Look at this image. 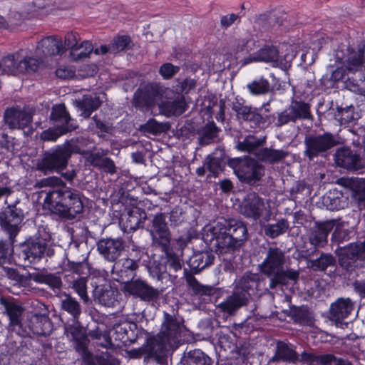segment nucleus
Segmentation results:
<instances>
[{
  "mask_svg": "<svg viewBox=\"0 0 365 365\" xmlns=\"http://www.w3.org/2000/svg\"><path fill=\"white\" fill-rule=\"evenodd\" d=\"M353 189L359 204L365 202V179L360 178L353 182Z\"/></svg>",
  "mask_w": 365,
  "mask_h": 365,
  "instance_id": "nucleus-59",
  "label": "nucleus"
},
{
  "mask_svg": "<svg viewBox=\"0 0 365 365\" xmlns=\"http://www.w3.org/2000/svg\"><path fill=\"white\" fill-rule=\"evenodd\" d=\"M248 302L247 294H242L239 291L233 289L232 293L220 303L218 307L223 312L232 315L239 309L247 305Z\"/></svg>",
  "mask_w": 365,
  "mask_h": 365,
  "instance_id": "nucleus-25",
  "label": "nucleus"
},
{
  "mask_svg": "<svg viewBox=\"0 0 365 365\" xmlns=\"http://www.w3.org/2000/svg\"><path fill=\"white\" fill-rule=\"evenodd\" d=\"M265 207L264 200L255 192H250L245 197L240 207L242 215L247 218L258 219Z\"/></svg>",
  "mask_w": 365,
  "mask_h": 365,
  "instance_id": "nucleus-22",
  "label": "nucleus"
},
{
  "mask_svg": "<svg viewBox=\"0 0 365 365\" xmlns=\"http://www.w3.org/2000/svg\"><path fill=\"white\" fill-rule=\"evenodd\" d=\"M334 223L329 221L317 223L315 226L311 229L309 235V241L310 244L314 246V249L311 252L308 251L305 252L303 256L313 255L317 251L316 247H324L327 242L328 235L334 228Z\"/></svg>",
  "mask_w": 365,
  "mask_h": 365,
  "instance_id": "nucleus-17",
  "label": "nucleus"
},
{
  "mask_svg": "<svg viewBox=\"0 0 365 365\" xmlns=\"http://www.w3.org/2000/svg\"><path fill=\"white\" fill-rule=\"evenodd\" d=\"M311 118L310 108L307 103L302 101L292 102L286 109L274 116V122L277 127H282L289 123H295L298 120Z\"/></svg>",
  "mask_w": 365,
  "mask_h": 365,
  "instance_id": "nucleus-9",
  "label": "nucleus"
},
{
  "mask_svg": "<svg viewBox=\"0 0 365 365\" xmlns=\"http://www.w3.org/2000/svg\"><path fill=\"white\" fill-rule=\"evenodd\" d=\"M93 51L92 43L87 40L83 41L70 51V57L74 61H81L88 58Z\"/></svg>",
  "mask_w": 365,
  "mask_h": 365,
  "instance_id": "nucleus-42",
  "label": "nucleus"
},
{
  "mask_svg": "<svg viewBox=\"0 0 365 365\" xmlns=\"http://www.w3.org/2000/svg\"><path fill=\"white\" fill-rule=\"evenodd\" d=\"M76 128V125H57L43 131L41 133V139L43 141L55 142L60 136L73 130Z\"/></svg>",
  "mask_w": 365,
  "mask_h": 365,
  "instance_id": "nucleus-41",
  "label": "nucleus"
},
{
  "mask_svg": "<svg viewBox=\"0 0 365 365\" xmlns=\"http://www.w3.org/2000/svg\"><path fill=\"white\" fill-rule=\"evenodd\" d=\"M31 278L35 282L48 285L53 290H60L62 287L61 277L55 274L38 272L31 275Z\"/></svg>",
  "mask_w": 365,
  "mask_h": 365,
  "instance_id": "nucleus-34",
  "label": "nucleus"
},
{
  "mask_svg": "<svg viewBox=\"0 0 365 365\" xmlns=\"http://www.w3.org/2000/svg\"><path fill=\"white\" fill-rule=\"evenodd\" d=\"M184 330L182 321L175 315L164 312L160 331L148 339V352L158 360L165 356L168 351L179 346Z\"/></svg>",
  "mask_w": 365,
  "mask_h": 365,
  "instance_id": "nucleus-2",
  "label": "nucleus"
},
{
  "mask_svg": "<svg viewBox=\"0 0 365 365\" xmlns=\"http://www.w3.org/2000/svg\"><path fill=\"white\" fill-rule=\"evenodd\" d=\"M138 260L139 258L132 259L130 257H124L116 260L112 267L113 274H115L121 279L133 277L138 268Z\"/></svg>",
  "mask_w": 365,
  "mask_h": 365,
  "instance_id": "nucleus-28",
  "label": "nucleus"
},
{
  "mask_svg": "<svg viewBox=\"0 0 365 365\" xmlns=\"http://www.w3.org/2000/svg\"><path fill=\"white\" fill-rule=\"evenodd\" d=\"M335 162L338 166L347 170H356L361 168V160L359 155L346 148L337 150Z\"/></svg>",
  "mask_w": 365,
  "mask_h": 365,
  "instance_id": "nucleus-26",
  "label": "nucleus"
},
{
  "mask_svg": "<svg viewBox=\"0 0 365 365\" xmlns=\"http://www.w3.org/2000/svg\"><path fill=\"white\" fill-rule=\"evenodd\" d=\"M279 272L284 284L287 279L296 281L299 277V272L293 269H284L282 267Z\"/></svg>",
  "mask_w": 365,
  "mask_h": 365,
  "instance_id": "nucleus-63",
  "label": "nucleus"
},
{
  "mask_svg": "<svg viewBox=\"0 0 365 365\" xmlns=\"http://www.w3.org/2000/svg\"><path fill=\"white\" fill-rule=\"evenodd\" d=\"M23 217L22 210L16 206H8L0 213L1 227L9 234L10 240L12 242L19 232V225Z\"/></svg>",
  "mask_w": 365,
  "mask_h": 365,
  "instance_id": "nucleus-13",
  "label": "nucleus"
},
{
  "mask_svg": "<svg viewBox=\"0 0 365 365\" xmlns=\"http://www.w3.org/2000/svg\"><path fill=\"white\" fill-rule=\"evenodd\" d=\"M187 365H212V360L200 349H195L187 353L185 357Z\"/></svg>",
  "mask_w": 365,
  "mask_h": 365,
  "instance_id": "nucleus-43",
  "label": "nucleus"
},
{
  "mask_svg": "<svg viewBox=\"0 0 365 365\" xmlns=\"http://www.w3.org/2000/svg\"><path fill=\"white\" fill-rule=\"evenodd\" d=\"M220 128L214 122L207 123L200 131V141L201 145H208L217 137Z\"/></svg>",
  "mask_w": 365,
  "mask_h": 365,
  "instance_id": "nucleus-50",
  "label": "nucleus"
},
{
  "mask_svg": "<svg viewBox=\"0 0 365 365\" xmlns=\"http://www.w3.org/2000/svg\"><path fill=\"white\" fill-rule=\"evenodd\" d=\"M96 360L98 365H119L118 359L107 351L96 355Z\"/></svg>",
  "mask_w": 365,
  "mask_h": 365,
  "instance_id": "nucleus-61",
  "label": "nucleus"
},
{
  "mask_svg": "<svg viewBox=\"0 0 365 365\" xmlns=\"http://www.w3.org/2000/svg\"><path fill=\"white\" fill-rule=\"evenodd\" d=\"M1 63V74L16 76L19 73H33L37 71L40 61L32 57H25L16 61L15 55L4 58Z\"/></svg>",
  "mask_w": 365,
  "mask_h": 365,
  "instance_id": "nucleus-8",
  "label": "nucleus"
},
{
  "mask_svg": "<svg viewBox=\"0 0 365 365\" xmlns=\"http://www.w3.org/2000/svg\"><path fill=\"white\" fill-rule=\"evenodd\" d=\"M79 148L73 142H67L46 152L43 158L37 163V170L47 172L64 169L73 153H78Z\"/></svg>",
  "mask_w": 365,
  "mask_h": 365,
  "instance_id": "nucleus-3",
  "label": "nucleus"
},
{
  "mask_svg": "<svg viewBox=\"0 0 365 365\" xmlns=\"http://www.w3.org/2000/svg\"><path fill=\"white\" fill-rule=\"evenodd\" d=\"M123 291L145 301H150L159 296V292L157 289L139 279L125 282Z\"/></svg>",
  "mask_w": 365,
  "mask_h": 365,
  "instance_id": "nucleus-15",
  "label": "nucleus"
},
{
  "mask_svg": "<svg viewBox=\"0 0 365 365\" xmlns=\"http://www.w3.org/2000/svg\"><path fill=\"white\" fill-rule=\"evenodd\" d=\"M247 88L252 95H264L269 91L270 84L267 79L259 78L248 83Z\"/></svg>",
  "mask_w": 365,
  "mask_h": 365,
  "instance_id": "nucleus-49",
  "label": "nucleus"
},
{
  "mask_svg": "<svg viewBox=\"0 0 365 365\" xmlns=\"http://www.w3.org/2000/svg\"><path fill=\"white\" fill-rule=\"evenodd\" d=\"M98 250L108 262H115L124 250V242L120 238H106L98 241Z\"/></svg>",
  "mask_w": 365,
  "mask_h": 365,
  "instance_id": "nucleus-20",
  "label": "nucleus"
},
{
  "mask_svg": "<svg viewBox=\"0 0 365 365\" xmlns=\"http://www.w3.org/2000/svg\"><path fill=\"white\" fill-rule=\"evenodd\" d=\"M165 220L166 217L164 213L155 215L152 220V226L150 230L153 240L160 245L164 249L169 246L171 239Z\"/></svg>",
  "mask_w": 365,
  "mask_h": 365,
  "instance_id": "nucleus-14",
  "label": "nucleus"
},
{
  "mask_svg": "<svg viewBox=\"0 0 365 365\" xmlns=\"http://www.w3.org/2000/svg\"><path fill=\"white\" fill-rule=\"evenodd\" d=\"M12 253V242H0V266L10 262Z\"/></svg>",
  "mask_w": 365,
  "mask_h": 365,
  "instance_id": "nucleus-56",
  "label": "nucleus"
},
{
  "mask_svg": "<svg viewBox=\"0 0 365 365\" xmlns=\"http://www.w3.org/2000/svg\"><path fill=\"white\" fill-rule=\"evenodd\" d=\"M169 93H172L173 97H168L167 101L159 105L160 112L167 117L182 114L187 108L184 96L180 93H173L168 89L166 90V96H169Z\"/></svg>",
  "mask_w": 365,
  "mask_h": 365,
  "instance_id": "nucleus-19",
  "label": "nucleus"
},
{
  "mask_svg": "<svg viewBox=\"0 0 365 365\" xmlns=\"http://www.w3.org/2000/svg\"><path fill=\"white\" fill-rule=\"evenodd\" d=\"M292 316L294 320L299 323L303 324L308 322V312L305 308H296L292 311Z\"/></svg>",
  "mask_w": 365,
  "mask_h": 365,
  "instance_id": "nucleus-62",
  "label": "nucleus"
},
{
  "mask_svg": "<svg viewBox=\"0 0 365 365\" xmlns=\"http://www.w3.org/2000/svg\"><path fill=\"white\" fill-rule=\"evenodd\" d=\"M186 281L187 284L192 288L196 294L201 296H211L215 292V288L213 287L200 284L196 278L191 274L187 276Z\"/></svg>",
  "mask_w": 365,
  "mask_h": 365,
  "instance_id": "nucleus-48",
  "label": "nucleus"
},
{
  "mask_svg": "<svg viewBox=\"0 0 365 365\" xmlns=\"http://www.w3.org/2000/svg\"><path fill=\"white\" fill-rule=\"evenodd\" d=\"M81 42V37L78 33L73 31L67 33L64 36V42L63 43L64 52L66 50L72 51L73 48H76Z\"/></svg>",
  "mask_w": 365,
  "mask_h": 365,
  "instance_id": "nucleus-54",
  "label": "nucleus"
},
{
  "mask_svg": "<svg viewBox=\"0 0 365 365\" xmlns=\"http://www.w3.org/2000/svg\"><path fill=\"white\" fill-rule=\"evenodd\" d=\"M343 66L348 73L355 75L365 72V57L364 50L347 49V53L344 56Z\"/></svg>",
  "mask_w": 365,
  "mask_h": 365,
  "instance_id": "nucleus-23",
  "label": "nucleus"
},
{
  "mask_svg": "<svg viewBox=\"0 0 365 365\" xmlns=\"http://www.w3.org/2000/svg\"><path fill=\"white\" fill-rule=\"evenodd\" d=\"M289 222L285 219H280L276 223L268 224L264 227V231L270 238H276L284 233L289 228Z\"/></svg>",
  "mask_w": 365,
  "mask_h": 365,
  "instance_id": "nucleus-44",
  "label": "nucleus"
},
{
  "mask_svg": "<svg viewBox=\"0 0 365 365\" xmlns=\"http://www.w3.org/2000/svg\"><path fill=\"white\" fill-rule=\"evenodd\" d=\"M163 92V89L156 83L142 85L134 93L133 103L135 108L146 110L155 103Z\"/></svg>",
  "mask_w": 365,
  "mask_h": 365,
  "instance_id": "nucleus-11",
  "label": "nucleus"
},
{
  "mask_svg": "<svg viewBox=\"0 0 365 365\" xmlns=\"http://www.w3.org/2000/svg\"><path fill=\"white\" fill-rule=\"evenodd\" d=\"M355 309V302L350 298H339L330 306V319L337 324L351 316Z\"/></svg>",
  "mask_w": 365,
  "mask_h": 365,
  "instance_id": "nucleus-21",
  "label": "nucleus"
},
{
  "mask_svg": "<svg viewBox=\"0 0 365 365\" xmlns=\"http://www.w3.org/2000/svg\"><path fill=\"white\" fill-rule=\"evenodd\" d=\"M336 264L334 257L331 254L322 253L319 258L307 259V266L315 272L325 271L327 267H333Z\"/></svg>",
  "mask_w": 365,
  "mask_h": 365,
  "instance_id": "nucleus-36",
  "label": "nucleus"
},
{
  "mask_svg": "<svg viewBox=\"0 0 365 365\" xmlns=\"http://www.w3.org/2000/svg\"><path fill=\"white\" fill-rule=\"evenodd\" d=\"M114 292L111 289L105 288L100 285L96 286L93 289V297L95 299L105 306H110L114 300Z\"/></svg>",
  "mask_w": 365,
  "mask_h": 365,
  "instance_id": "nucleus-47",
  "label": "nucleus"
},
{
  "mask_svg": "<svg viewBox=\"0 0 365 365\" xmlns=\"http://www.w3.org/2000/svg\"><path fill=\"white\" fill-rule=\"evenodd\" d=\"M228 226L229 222L222 220L209 230L210 241L216 247V251L220 253L231 252L238 247L237 242L227 231Z\"/></svg>",
  "mask_w": 365,
  "mask_h": 365,
  "instance_id": "nucleus-6",
  "label": "nucleus"
},
{
  "mask_svg": "<svg viewBox=\"0 0 365 365\" xmlns=\"http://www.w3.org/2000/svg\"><path fill=\"white\" fill-rule=\"evenodd\" d=\"M146 219V213L139 207H133L130 210L124 218H122L125 230L128 232H134L142 227Z\"/></svg>",
  "mask_w": 365,
  "mask_h": 365,
  "instance_id": "nucleus-30",
  "label": "nucleus"
},
{
  "mask_svg": "<svg viewBox=\"0 0 365 365\" xmlns=\"http://www.w3.org/2000/svg\"><path fill=\"white\" fill-rule=\"evenodd\" d=\"M229 165L239 180L247 183H254L264 175V167L250 158L232 159Z\"/></svg>",
  "mask_w": 365,
  "mask_h": 365,
  "instance_id": "nucleus-4",
  "label": "nucleus"
},
{
  "mask_svg": "<svg viewBox=\"0 0 365 365\" xmlns=\"http://www.w3.org/2000/svg\"><path fill=\"white\" fill-rule=\"evenodd\" d=\"M71 287L80 297L84 303L89 301L87 293V278L83 277H78L71 283Z\"/></svg>",
  "mask_w": 365,
  "mask_h": 365,
  "instance_id": "nucleus-51",
  "label": "nucleus"
},
{
  "mask_svg": "<svg viewBox=\"0 0 365 365\" xmlns=\"http://www.w3.org/2000/svg\"><path fill=\"white\" fill-rule=\"evenodd\" d=\"M343 255L350 259H365V240L360 243H351L344 247Z\"/></svg>",
  "mask_w": 365,
  "mask_h": 365,
  "instance_id": "nucleus-45",
  "label": "nucleus"
},
{
  "mask_svg": "<svg viewBox=\"0 0 365 365\" xmlns=\"http://www.w3.org/2000/svg\"><path fill=\"white\" fill-rule=\"evenodd\" d=\"M65 299L61 300V308L69 313L74 319H77L81 314V307L79 302L70 294L64 293Z\"/></svg>",
  "mask_w": 365,
  "mask_h": 365,
  "instance_id": "nucleus-46",
  "label": "nucleus"
},
{
  "mask_svg": "<svg viewBox=\"0 0 365 365\" xmlns=\"http://www.w3.org/2000/svg\"><path fill=\"white\" fill-rule=\"evenodd\" d=\"M229 222L227 231L240 247L247 239V229L241 221H227Z\"/></svg>",
  "mask_w": 365,
  "mask_h": 365,
  "instance_id": "nucleus-37",
  "label": "nucleus"
},
{
  "mask_svg": "<svg viewBox=\"0 0 365 365\" xmlns=\"http://www.w3.org/2000/svg\"><path fill=\"white\" fill-rule=\"evenodd\" d=\"M46 247L47 243L44 239H31L24 245L21 255L29 262H36L43 257Z\"/></svg>",
  "mask_w": 365,
  "mask_h": 365,
  "instance_id": "nucleus-24",
  "label": "nucleus"
},
{
  "mask_svg": "<svg viewBox=\"0 0 365 365\" xmlns=\"http://www.w3.org/2000/svg\"><path fill=\"white\" fill-rule=\"evenodd\" d=\"M36 188L51 187L47 192L44 202L50 210L60 217L71 220L82 212L83 204L78 191L65 186L58 177L51 176L38 180Z\"/></svg>",
  "mask_w": 365,
  "mask_h": 365,
  "instance_id": "nucleus-1",
  "label": "nucleus"
},
{
  "mask_svg": "<svg viewBox=\"0 0 365 365\" xmlns=\"http://www.w3.org/2000/svg\"><path fill=\"white\" fill-rule=\"evenodd\" d=\"M77 351L81 354L83 365H96V356L91 353L83 343H79L78 345Z\"/></svg>",
  "mask_w": 365,
  "mask_h": 365,
  "instance_id": "nucleus-57",
  "label": "nucleus"
},
{
  "mask_svg": "<svg viewBox=\"0 0 365 365\" xmlns=\"http://www.w3.org/2000/svg\"><path fill=\"white\" fill-rule=\"evenodd\" d=\"M182 263L183 261L179 255L173 252H167L166 264L170 269H173L175 272L180 270Z\"/></svg>",
  "mask_w": 365,
  "mask_h": 365,
  "instance_id": "nucleus-58",
  "label": "nucleus"
},
{
  "mask_svg": "<svg viewBox=\"0 0 365 365\" xmlns=\"http://www.w3.org/2000/svg\"><path fill=\"white\" fill-rule=\"evenodd\" d=\"M292 60L293 56L291 54L280 56L275 47H265L250 54L245 61L246 63L252 62L270 63L274 67L287 70L291 66Z\"/></svg>",
  "mask_w": 365,
  "mask_h": 365,
  "instance_id": "nucleus-5",
  "label": "nucleus"
},
{
  "mask_svg": "<svg viewBox=\"0 0 365 365\" xmlns=\"http://www.w3.org/2000/svg\"><path fill=\"white\" fill-rule=\"evenodd\" d=\"M288 155L289 153L284 150H274L267 148H260L256 153V156L260 160L269 163H278L284 159Z\"/></svg>",
  "mask_w": 365,
  "mask_h": 365,
  "instance_id": "nucleus-35",
  "label": "nucleus"
},
{
  "mask_svg": "<svg viewBox=\"0 0 365 365\" xmlns=\"http://www.w3.org/2000/svg\"><path fill=\"white\" fill-rule=\"evenodd\" d=\"M180 71V67L175 66L170 63H163L159 68L160 74L165 79L171 78Z\"/></svg>",
  "mask_w": 365,
  "mask_h": 365,
  "instance_id": "nucleus-60",
  "label": "nucleus"
},
{
  "mask_svg": "<svg viewBox=\"0 0 365 365\" xmlns=\"http://www.w3.org/2000/svg\"><path fill=\"white\" fill-rule=\"evenodd\" d=\"M264 139L257 138L252 135H249L245 137L243 140L237 143L236 148L242 152H247L256 155V153L259 150V148L264 143Z\"/></svg>",
  "mask_w": 365,
  "mask_h": 365,
  "instance_id": "nucleus-38",
  "label": "nucleus"
},
{
  "mask_svg": "<svg viewBox=\"0 0 365 365\" xmlns=\"http://www.w3.org/2000/svg\"><path fill=\"white\" fill-rule=\"evenodd\" d=\"M215 257L210 252H199L190 259V265L192 269L200 272L213 263Z\"/></svg>",
  "mask_w": 365,
  "mask_h": 365,
  "instance_id": "nucleus-39",
  "label": "nucleus"
},
{
  "mask_svg": "<svg viewBox=\"0 0 365 365\" xmlns=\"http://www.w3.org/2000/svg\"><path fill=\"white\" fill-rule=\"evenodd\" d=\"M0 304L4 307V312L7 314L12 326H19L24 308L14 299L6 297L0 299Z\"/></svg>",
  "mask_w": 365,
  "mask_h": 365,
  "instance_id": "nucleus-29",
  "label": "nucleus"
},
{
  "mask_svg": "<svg viewBox=\"0 0 365 365\" xmlns=\"http://www.w3.org/2000/svg\"><path fill=\"white\" fill-rule=\"evenodd\" d=\"M63 53L64 47H63L62 38L57 36L43 38L38 41L35 51L38 60L49 56L62 55ZM39 61L41 62V61Z\"/></svg>",
  "mask_w": 365,
  "mask_h": 365,
  "instance_id": "nucleus-18",
  "label": "nucleus"
},
{
  "mask_svg": "<svg viewBox=\"0 0 365 365\" xmlns=\"http://www.w3.org/2000/svg\"><path fill=\"white\" fill-rule=\"evenodd\" d=\"M131 41L128 36H119L113 38L110 43V53H116L127 48Z\"/></svg>",
  "mask_w": 365,
  "mask_h": 365,
  "instance_id": "nucleus-52",
  "label": "nucleus"
},
{
  "mask_svg": "<svg viewBox=\"0 0 365 365\" xmlns=\"http://www.w3.org/2000/svg\"><path fill=\"white\" fill-rule=\"evenodd\" d=\"M102 99L96 95H86L83 99L77 102L78 107L81 110V115L88 118L91 113L96 110L101 104Z\"/></svg>",
  "mask_w": 365,
  "mask_h": 365,
  "instance_id": "nucleus-33",
  "label": "nucleus"
},
{
  "mask_svg": "<svg viewBox=\"0 0 365 365\" xmlns=\"http://www.w3.org/2000/svg\"><path fill=\"white\" fill-rule=\"evenodd\" d=\"M196 86V81L192 78H186L180 83V91L185 93H188Z\"/></svg>",
  "mask_w": 365,
  "mask_h": 365,
  "instance_id": "nucleus-64",
  "label": "nucleus"
},
{
  "mask_svg": "<svg viewBox=\"0 0 365 365\" xmlns=\"http://www.w3.org/2000/svg\"><path fill=\"white\" fill-rule=\"evenodd\" d=\"M232 108L236 113L237 118L248 122L252 128L266 127L274 120L273 115L262 116L256 108L242 105L238 102L233 103Z\"/></svg>",
  "mask_w": 365,
  "mask_h": 365,
  "instance_id": "nucleus-10",
  "label": "nucleus"
},
{
  "mask_svg": "<svg viewBox=\"0 0 365 365\" xmlns=\"http://www.w3.org/2000/svg\"><path fill=\"white\" fill-rule=\"evenodd\" d=\"M299 360V356L292 344L283 341H277L274 354L269 359V363L284 361L294 364Z\"/></svg>",
  "mask_w": 365,
  "mask_h": 365,
  "instance_id": "nucleus-27",
  "label": "nucleus"
},
{
  "mask_svg": "<svg viewBox=\"0 0 365 365\" xmlns=\"http://www.w3.org/2000/svg\"><path fill=\"white\" fill-rule=\"evenodd\" d=\"M339 143L336 138L329 133L306 137L304 153L310 160L320 154L327 151Z\"/></svg>",
  "mask_w": 365,
  "mask_h": 365,
  "instance_id": "nucleus-7",
  "label": "nucleus"
},
{
  "mask_svg": "<svg viewBox=\"0 0 365 365\" xmlns=\"http://www.w3.org/2000/svg\"><path fill=\"white\" fill-rule=\"evenodd\" d=\"M205 166L211 173L210 176L216 177L222 170V162L220 158L216 157L208 156Z\"/></svg>",
  "mask_w": 365,
  "mask_h": 365,
  "instance_id": "nucleus-55",
  "label": "nucleus"
},
{
  "mask_svg": "<svg viewBox=\"0 0 365 365\" xmlns=\"http://www.w3.org/2000/svg\"><path fill=\"white\" fill-rule=\"evenodd\" d=\"M64 334L68 338L76 341V349L79 343L86 344L85 339L81 340L82 330L78 325H66L64 327Z\"/></svg>",
  "mask_w": 365,
  "mask_h": 365,
  "instance_id": "nucleus-53",
  "label": "nucleus"
},
{
  "mask_svg": "<svg viewBox=\"0 0 365 365\" xmlns=\"http://www.w3.org/2000/svg\"><path fill=\"white\" fill-rule=\"evenodd\" d=\"M285 260L284 253L277 247L268 249L266 257L259 265L260 271L265 275L280 273Z\"/></svg>",
  "mask_w": 365,
  "mask_h": 365,
  "instance_id": "nucleus-16",
  "label": "nucleus"
},
{
  "mask_svg": "<svg viewBox=\"0 0 365 365\" xmlns=\"http://www.w3.org/2000/svg\"><path fill=\"white\" fill-rule=\"evenodd\" d=\"M31 329L37 335H48L52 329V324L48 317L45 315H33L31 319Z\"/></svg>",
  "mask_w": 365,
  "mask_h": 365,
  "instance_id": "nucleus-32",
  "label": "nucleus"
},
{
  "mask_svg": "<svg viewBox=\"0 0 365 365\" xmlns=\"http://www.w3.org/2000/svg\"><path fill=\"white\" fill-rule=\"evenodd\" d=\"M33 113L30 110L16 107L7 108L4 115V120L10 129L29 128L28 134L32 133V129L30 128Z\"/></svg>",
  "mask_w": 365,
  "mask_h": 365,
  "instance_id": "nucleus-12",
  "label": "nucleus"
},
{
  "mask_svg": "<svg viewBox=\"0 0 365 365\" xmlns=\"http://www.w3.org/2000/svg\"><path fill=\"white\" fill-rule=\"evenodd\" d=\"M259 285V277L256 274H245L239 279L234 287V289L242 294H247L248 299L255 294Z\"/></svg>",
  "mask_w": 365,
  "mask_h": 365,
  "instance_id": "nucleus-31",
  "label": "nucleus"
},
{
  "mask_svg": "<svg viewBox=\"0 0 365 365\" xmlns=\"http://www.w3.org/2000/svg\"><path fill=\"white\" fill-rule=\"evenodd\" d=\"M50 119L57 125H74L63 105H56L52 108Z\"/></svg>",
  "mask_w": 365,
  "mask_h": 365,
  "instance_id": "nucleus-40",
  "label": "nucleus"
}]
</instances>
